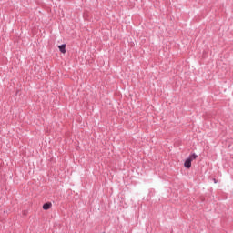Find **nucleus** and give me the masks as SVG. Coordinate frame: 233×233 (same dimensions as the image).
Masks as SVG:
<instances>
[{"instance_id":"nucleus-1","label":"nucleus","mask_w":233,"mask_h":233,"mask_svg":"<svg viewBox=\"0 0 233 233\" xmlns=\"http://www.w3.org/2000/svg\"><path fill=\"white\" fill-rule=\"evenodd\" d=\"M59 51L61 54H66V44H62L58 46Z\"/></svg>"},{"instance_id":"nucleus-2","label":"nucleus","mask_w":233,"mask_h":233,"mask_svg":"<svg viewBox=\"0 0 233 233\" xmlns=\"http://www.w3.org/2000/svg\"><path fill=\"white\" fill-rule=\"evenodd\" d=\"M52 208V202H46L43 205L44 210H50Z\"/></svg>"},{"instance_id":"nucleus-3","label":"nucleus","mask_w":233,"mask_h":233,"mask_svg":"<svg viewBox=\"0 0 233 233\" xmlns=\"http://www.w3.org/2000/svg\"><path fill=\"white\" fill-rule=\"evenodd\" d=\"M184 167L186 168H190L192 167V162L190 161V159L187 158L185 163H184Z\"/></svg>"},{"instance_id":"nucleus-4","label":"nucleus","mask_w":233,"mask_h":233,"mask_svg":"<svg viewBox=\"0 0 233 233\" xmlns=\"http://www.w3.org/2000/svg\"><path fill=\"white\" fill-rule=\"evenodd\" d=\"M198 158V155H196V153H193L191 155L188 156L187 159H190V161H194V159Z\"/></svg>"},{"instance_id":"nucleus-5","label":"nucleus","mask_w":233,"mask_h":233,"mask_svg":"<svg viewBox=\"0 0 233 233\" xmlns=\"http://www.w3.org/2000/svg\"><path fill=\"white\" fill-rule=\"evenodd\" d=\"M214 183H217L216 179H214Z\"/></svg>"}]
</instances>
